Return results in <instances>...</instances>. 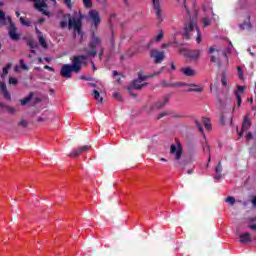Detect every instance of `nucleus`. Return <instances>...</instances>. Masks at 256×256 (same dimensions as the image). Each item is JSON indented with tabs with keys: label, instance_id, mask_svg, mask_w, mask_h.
Listing matches in <instances>:
<instances>
[{
	"label": "nucleus",
	"instance_id": "obj_1",
	"mask_svg": "<svg viewBox=\"0 0 256 256\" xmlns=\"http://www.w3.org/2000/svg\"><path fill=\"white\" fill-rule=\"evenodd\" d=\"M81 65H87V56L78 55L74 56L71 64H64L61 68L60 75L64 79H71L72 72L79 73L81 71Z\"/></svg>",
	"mask_w": 256,
	"mask_h": 256
},
{
	"label": "nucleus",
	"instance_id": "obj_2",
	"mask_svg": "<svg viewBox=\"0 0 256 256\" xmlns=\"http://www.w3.org/2000/svg\"><path fill=\"white\" fill-rule=\"evenodd\" d=\"M60 29H74V31H77L78 35H81L83 37V31L81 30L83 27V19L81 17L76 18L75 16H71V14H64L63 20L60 21Z\"/></svg>",
	"mask_w": 256,
	"mask_h": 256
},
{
	"label": "nucleus",
	"instance_id": "obj_3",
	"mask_svg": "<svg viewBox=\"0 0 256 256\" xmlns=\"http://www.w3.org/2000/svg\"><path fill=\"white\" fill-rule=\"evenodd\" d=\"M101 43V38L95 34V31H93L88 47L83 49L84 53H86L88 57H95L97 55V45H101Z\"/></svg>",
	"mask_w": 256,
	"mask_h": 256
},
{
	"label": "nucleus",
	"instance_id": "obj_4",
	"mask_svg": "<svg viewBox=\"0 0 256 256\" xmlns=\"http://www.w3.org/2000/svg\"><path fill=\"white\" fill-rule=\"evenodd\" d=\"M34 2V9L36 11H39V13H42V15H46V17H49L51 15L49 11L46 9L49 8V4H47V1L49 0H29Z\"/></svg>",
	"mask_w": 256,
	"mask_h": 256
},
{
	"label": "nucleus",
	"instance_id": "obj_5",
	"mask_svg": "<svg viewBox=\"0 0 256 256\" xmlns=\"http://www.w3.org/2000/svg\"><path fill=\"white\" fill-rule=\"evenodd\" d=\"M195 29L197 31L196 42L201 43V32H199V28L195 26L193 21H190L188 26L184 28V37L185 39H191V36L189 35V33H191V31H194Z\"/></svg>",
	"mask_w": 256,
	"mask_h": 256
},
{
	"label": "nucleus",
	"instance_id": "obj_6",
	"mask_svg": "<svg viewBox=\"0 0 256 256\" xmlns=\"http://www.w3.org/2000/svg\"><path fill=\"white\" fill-rule=\"evenodd\" d=\"M170 155H174L176 161H179L183 155V145L179 140H176V144H171Z\"/></svg>",
	"mask_w": 256,
	"mask_h": 256
},
{
	"label": "nucleus",
	"instance_id": "obj_7",
	"mask_svg": "<svg viewBox=\"0 0 256 256\" xmlns=\"http://www.w3.org/2000/svg\"><path fill=\"white\" fill-rule=\"evenodd\" d=\"M152 7L155 11L156 19L161 23V21H163V8L161 7V0H152Z\"/></svg>",
	"mask_w": 256,
	"mask_h": 256
},
{
	"label": "nucleus",
	"instance_id": "obj_8",
	"mask_svg": "<svg viewBox=\"0 0 256 256\" xmlns=\"http://www.w3.org/2000/svg\"><path fill=\"white\" fill-rule=\"evenodd\" d=\"M150 57L151 59H154V63L156 64L163 63L165 59V52L159 51L157 49H152L150 51Z\"/></svg>",
	"mask_w": 256,
	"mask_h": 256
},
{
	"label": "nucleus",
	"instance_id": "obj_9",
	"mask_svg": "<svg viewBox=\"0 0 256 256\" xmlns=\"http://www.w3.org/2000/svg\"><path fill=\"white\" fill-rule=\"evenodd\" d=\"M89 150H91V145H85L79 148H74L72 150V153L69 154V157H71V159H77V157H79L80 155H83V153H86V151H89Z\"/></svg>",
	"mask_w": 256,
	"mask_h": 256
},
{
	"label": "nucleus",
	"instance_id": "obj_10",
	"mask_svg": "<svg viewBox=\"0 0 256 256\" xmlns=\"http://www.w3.org/2000/svg\"><path fill=\"white\" fill-rule=\"evenodd\" d=\"M146 85H147V83L141 84V80L136 79L128 87V92L130 95H132V97H137V94H133V89L141 91V89H143V87H146Z\"/></svg>",
	"mask_w": 256,
	"mask_h": 256
},
{
	"label": "nucleus",
	"instance_id": "obj_11",
	"mask_svg": "<svg viewBox=\"0 0 256 256\" xmlns=\"http://www.w3.org/2000/svg\"><path fill=\"white\" fill-rule=\"evenodd\" d=\"M251 114H247L242 122V129L241 131L238 133V137L239 139H241V137H243V131H249V129H251Z\"/></svg>",
	"mask_w": 256,
	"mask_h": 256
},
{
	"label": "nucleus",
	"instance_id": "obj_12",
	"mask_svg": "<svg viewBox=\"0 0 256 256\" xmlns=\"http://www.w3.org/2000/svg\"><path fill=\"white\" fill-rule=\"evenodd\" d=\"M8 35L12 41H21V35L17 33V26L13 22H10Z\"/></svg>",
	"mask_w": 256,
	"mask_h": 256
},
{
	"label": "nucleus",
	"instance_id": "obj_13",
	"mask_svg": "<svg viewBox=\"0 0 256 256\" xmlns=\"http://www.w3.org/2000/svg\"><path fill=\"white\" fill-rule=\"evenodd\" d=\"M183 51L186 52L185 57H187V59H190V61H197V59H199L201 55V50H187L183 48L181 52L183 53Z\"/></svg>",
	"mask_w": 256,
	"mask_h": 256
},
{
	"label": "nucleus",
	"instance_id": "obj_14",
	"mask_svg": "<svg viewBox=\"0 0 256 256\" xmlns=\"http://www.w3.org/2000/svg\"><path fill=\"white\" fill-rule=\"evenodd\" d=\"M176 166H178L179 169H187V173L189 175L193 173V170H191V167H193V162L191 161H178Z\"/></svg>",
	"mask_w": 256,
	"mask_h": 256
},
{
	"label": "nucleus",
	"instance_id": "obj_15",
	"mask_svg": "<svg viewBox=\"0 0 256 256\" xmlns=\"http://www.w3.org/2000/svg\"><path fill=\"white\" fill-rule=\"evenodd\" d=\"M89 15L93 21L95 29L99 27V23H101V17L99 16V12L92 10L89 12Z\"/></svg>",
	"mask_w": 256,
	"mask_h": 256
},
{
	"label": "nucleus",
	"instance_id": "obj_16",
	"mask_svg": "<svg viewBox=\"0 0 256 256\" xmlns=\"http://www.w3.org/2000/svg\"><path fill=\"white\" fill-rule=\"evenodd\" d=\"M170 100H171V94H166L163 97L162 101H158V102L155 103L156 109H163V107H165V105H167Z\"/></svg>",
	"mask_w": 256,
	"mask_h": 256
},
{
	"label": "nucleus",
	"instance_id": "obj_17",
	"mask_svg": "<svg viewBox=\"0 0 256 256\" xmlns=\"http://www.w3.org/2000/svg\"><path fill=\"white\" fill-rule=\"evenodd\" d=\"M0 89L3 93L4 98L8 101H11V94H9V91L7 90V84H5L4 82H0Z\"/></svg>",
	"mask_w": 256,
	"mask_h": 256
},
{
	"label": "nucleus",
	"instance_id": "obj_18",
	"mask_svg": "<svg viewBox=\"0 0 256 256\" xmlns=\"http://www.w3.org/2000/svg\"><path fill=\"white\" fill-rule=\"evenodd\" d=\"M0 89L3 93L4 98L8 101H11V94H9V91L7 90V84H5L4 82H0Z\"/></svg>",
	"mask_w": 256,
	"mask_h": 256
},
{
	"label": "nucleus",
	"instance_id": "obj_19",
	"mask_svg": "<svg viewBox=\"0 0 256 256\" xmlns=\"http://www.w3.org/2000/svg\"><path fill=\"white\" fill-rule=\"evenodd\" d=\"M180 71L186 75V77H193V75H195V70L191 67L181 68Z\"/></svg>",
	"mask_w": 256,
	"mask_h": 256
},
{
	"label": "nucleus",
	"instance_id": "obj_20",
	"mask_svg": "<svg viewBox=\"0 0 256 256\" xmlns=\"http://www.w3.org/2000/svg\"><path fill=\"white\" fill-rule=\"evenodd\" d=\"M195 85L196 86H188V87H193L187 90L188 93H203V86L197 85V84Z\"/></svg>",
	"mask_w": 256,
	"mask_h": 256
},
{
	"label": "nucleus",
	"instance_id": "obj_21",
	"mask_svg": "<svg viewBox=\"0 0 256 256\" xmlns=\"http://www.w3.org/2000/svg\"><path fill=\"white\" fill-rule=\"evenodd\" d=\"M240 243H251V234L250 233L241 234Z\"/></svg>",
	"mask_w": 256,
	"mask_h": 256
},
{
	"label": "nucleus",
	"instance_id": "obj_22",
	"mask_svg": "<svg viewBox=\"0 0 256 256\" xmlns=\"http://www.w3.org/2000/svg\"><path fill=\"white\" fill-rule=\"evenodd\" d=\"M215 171H216V174L214 175V179H221L222 177L221 172L223 171V165H221V162L218 163Z\"/></svg>",
	"mask_w": 256,
	"mask_h": 256
},
{
	"label": "nucleus",
	"instance_id": "obj_23",
	"mask_svg": "<svg viewBox=\"0 0 256 256\" xmlns=\"http://www.w3.org/2000/svg\"><path fill=\"white\" fill-rule=\"evenodd\" d=\"M249 19H251V16H248V20L240 24L241 31H245V29H251V21Z\"/></svg>",
	"mask_w": 256,
	"mask_h": 256
},
{
	"label": "nucleus",
	"instance_id": "obj_24",
	"mask_svg": "<svg viewBox=\"0 0 256 256\" xmlns=\"http://www.w3.org/2000/svg\"><path fill=\"white\" fill-rule=\"evenodd\" d=\"M172 87H196L195 83L175 82Z\"/></svg>",
	"mask_w": 256,
	"mask_h": 256
},
{
	"label": "nucleus",
	"instance_id": "obj_25",
	"mask_svg": "<svg viewBox=\"0 0 256 256\" xmlns=\"http://www.w3.org/2000/svg\"><path fill=\"white\" fill-rule=\"evenodd\" d=\"M7 25V18L5 17V12L0 10V27H5Z\"/></svg>",
	"mask_w": 256,
	"mask_h": 256
},
{
	"label": "nucleus",
	"instance_id": "obj_26",
	"mask_svg": "<svg viewBox=\"0 0 256 256\" xmlns=\"http://www.w3.org/2000/svg\"><path fill=\"white\" fill-rule=\"evenodd\" d=\"M38 41L44 49H47V40H45V37H43V34L39 32Z\"/></svg>",
	"mask_w": 256,
	"mask_h": 256
},
{
	"label": "nucleus",
	"instance_id": "obj_27",
	"mask_svg": "<svg viewBox=\"0 0 256 256\" xmlns=\"http://www.w3.org/2000/svg\"><path fill=\"white\" fill-rule=\"evenodd\" d=\"M202 123L206 131H211V120L209 118H202Z\"/></svg>",
	"mask_w": 256,
	"mask_h": 256
},
{
	"label": "nucleus",
	"instance_id": "obj_28",
	"mask_svg": "<svg viewBox=\"0 0 256 256\" xmlns=\"http://www.w3.org/2000/svg\"><path fill=\"white\" fill-rule=\"evenodd\" d=\"M31 99H33V92H30V94L26 98L20 100V103L21 105L25 106L27 105V103H29V101H31Z\"/></svg>",
	"mask_w": 256,
	"mask_h": 256
},
{
	"label": "nucleus",
	"instance_id": "obj_29",
	"mask_svg": "<svg viewBox=\"0 0 256 256\" xmlns=\"http://www.w3.org/2000/svg\"><path fill=\"white\" fill-rule=\"evenodd\" d=\"M93 95H94V99L98 101V103H103L104 99L103 97H101V94L99 93V91L94 90Z\"/></svg>",
	"mask_w": 256,
	"mask_h": 256
},
{
	"label": "nucleus",
	"instance_id": "obj_30",
	"mask_svg": "<svg viewBox=\"0 0 256 256\" xmlns=\"http://www.w3.org/2000/svg\"><path fill=\"white\" fill-rule=\"evenodd\" d=\"M202 149H203V151L205 152V153H210V151H211V146L209 145V142L208 141H204L203 143H202Z\"/></svg>",
	"mask_w": 256,
	"mask_h": 256
},
{
	"label": "nucleus",
	"instance_id": "obj_31",
	"mask_svg": "<svg viewBox=\"0 0 256 256\" xmlns=\"http://www.w3.org/2000/svg\"><path fill=\"white\" fill-rule=\"evenodd\" d=\"M12 64L8 63L4 68H3V73H2V77H6V75H8L9 73V69H11Z\"/></svg>",
	"mask_w": 256,
	"mask_h": 256
},
{
	"label": "nucleus",
	"instance_id": "obj_32",
	"mask_svg": "<svg viewBox=\"0 0 256 256\" xmlns=\"http://www.w3.org/2000/svg\"><path fill=\"white\" fill-rule=\"evenodd\" d=\"M84 7L86 9H90V7H93V1L92 0H83Z\"/></svg>",
	"mask_w": 256,
	"mask_h": 256
},
{
	"label": "nucleus",
	"instance_id": "obj_33",
	"mask_svg": "<svg viewBox=\"0 0 256 256\" xmlns=\"http://www.w3.org/2000/svg\"><path fill=\"white\" fill-rule=\"evenodd\" d=\"M20 23L21 25H24L25 27H31V22L25 20V18L20 17Z\"/></svg>",
	"mask_w": 256,
	"mask_h": 256
},
{
	"label": "nucleus",
	"instance_id": "obj_34",
	"mask_svg": "<svg viewBox=\"0 0 256 256\" xmlns=\"http://www.w3.org/2000/svg\"><path fill=\"white\" fill-rule=\"evenodd\" d=\"M196 127L198 128V130L200 131V133H203V124L201 122H199V120H195L194 121Z\"/></svg>",
	"mask_w": 256,
	"mask_h": 256
},
{
	"label": "nucleus",
	"instance_id": "obj_35",
	"mask_svg": "<svg viewBox=\"0 0 256 256\" xmlns=\"http://www.w3.org/2000/svg\"><path fill=\"white\" fill-rule=\"evenodd\" d=\"M19 127H23L26 128L29 125V122H27V120L25 119H21L20 122L18 123Z\"/></svg>",
	"mask_w": 256,
	"mask_h": 256
},
{
	"label": "nucleus",
	"instance_id": "obj_36",
	"mask_svg": "<svg viewBox=\"0 0 256 256\" xmlns=\"http://www.w3.org/2000/svg\"><path fill=\"white\" fill-rule=\"evenodd\" d=\"M209 25H211V20L209 19V17H204L203 18V27H209Z\"/></svg>",
	"mask_w": 256,
	"mask_h": 256
},
{
	"label": "nucleus",
	"instance_id": "obj_37",
	"mask_svg": "<svg viewBox=\"0 0 256 256\" xmlns=\"http://www.w3.org/2000/svg\"><path fill=\"white\" fill-rule=\"evenodd\" d=\"M19 63L24 71H29V67L27 66V64H25V61L23 59H20Z\"/></svg>",
	"mask_w": 256,
	"mask_h": 256
},
{
	"label": "nucleus",
	"instance_id": "obj_38",
	"mask_svg": "<svg viewBox=\"0 0 256 256\" xmlns=\"http://www.w3.org/2000/svg\"><path fill=\"white\" fill-rule=\"evenodd\" d=\"M160 85L161 87H173V83H169L167 80H162Z\"/></svg>",
	"mask_w": 256,
	"mask_h": 256
},
{
	"label": "nucleus",
	"instance_id": "obj_39",
	"mask_svg": "<svg viewBox=\"0 0 256 256\" xmlns=\"http://www.w3.org/2000/svg\"><path fill=\"white\" fill-rule=\"evenodd\" d=\"M210 61L211 63H217L218 67H221V61H217V57H215L214 55L210 57Z\"/></svg>",
	"mask_w": 256,
	"mask_h": 256
},
{
	"label": "nucleus",
	"instance_id": "obj_40",
	"mask_svg": "<svg viewBox=\"0 0 256 256\" xmlns=\"http://www.w3.org/2000/svg\"><path fill=\"white\" fill-rule=\"evenodd\" d=\"M225 201L230 205H235V199L233 198V196H228Z\"/></svg>",
	"mask_w": 256,
	"mask_h": 256
},
{
	"label": "nucleus",
	"instance_id": "obj_41",
	"mask_svg": "<svg viewBox=\"0 0 256 256\" xmlns=\"http://www.w3.org/2000/svg\"><path fill=\"white\" fill-rule=\"evenodd\" d=\"M17 83H19V80L17 78H13V77L9 78L10 85H17Z\"/></svg>",
	"mask_w": 256,
	"mask_h": 256
},
{
	"label": "nucleus",
	"instance_id": "obj_42",
	"mask_svg": "<svg viewBox=\"0 0 256 256\" xmlns=\"http://www.w3.org/2000/svg\"><path fill=\"white\" fill-rule=\"evenodd\" d=\"M235 97L237 99L238 107H241V94H239V92H235Z\"/></svg>",
	"mask_w": 256,
	"mask_h": 256
},
{
	"label": "nucleus",
	"instance_id": "obj_43",
	"mask_svg": "<svg viewBox=\"0 0 256 256\" xmlns=\"http://www.w3.org/2000/svg\"><path fill=\"white\" fill-rule=\"evenodd\" d=\"M221 83L223 87H227V76H225V74H223L221 77Z\"/></svg>",
	"mask_w": 256,
	"mask_h": 256
},
{
	"label": "nucleus",
	"instance_id": "obj_44",
	"mask_svg": "<svg viewBox=\"0 0 256 256\" xmlns=\"http://www.w3.org/2000/svg\"><path fill=\"white\" fill-rule=\"evenodd\" d=\"M163 39V31H160V33L156 36L155 41L156 43H159Z\"/></svg>",
	"mask_w": 256,
	"mask_h": 256
},
{
	"label": "nucleus",
	"instance_id": "obj_45",
	"mask_svg": "<svg viewBox=\"0 0 256 256\" xmlns=\"http://www.w3.org/2000/svg\"><path fill=\"white\" fill-rule=\"evenodd\" d=\"M147 79V76H143L141 73L138 74V81H140V83H143V81H145Z\"/></svg>",
	"mask_w": 256,
	"mask_h": 256
},
{
	"label": "nucleus",
	"instance_id": "obj_46",
	"mask_svg": "<svg viewBox=\"0 0 256 256\" xmlns=\"http://www.w3.org/2000/svg\"><path fill=\"white\" fill-rule=\"evenodd\" d=\"M6 111L11 113V115H15V108H13L11 106H6Z\"/></svg>",
	"mask_w": 256,
	"mask_h": 256
},
{
	"label": "nucleus",
	"instance_id": "obj_47",
	"mask_svg": "<svg viewBox=\"0 0 256 256\" xmlns=\"http://www.w3.org/2000/svg\"><path fill=\"white\" fill-rule=\"evenodd\" d=\"M27 45H29L31 49H35V47H37V45L35 44V42H33V40H29L27 42Z\"/></svg>",
	"mask_w": 256,
	"mask_h": 256
},
{
	"label": "nucleus",
	"instance_id": "obj_48",
	"mask_svg": "<svg viewBox=\"0 0 256 256\" xmlns=\"http://www.w3.org/2000/svg\"><path fill=\"white\" fill-rule=\"evenodd\" d=\"M65 5L68 7V9H71L73 7V4L71 3V0H63Z\"/></svg>",
	"mask_w": 256,
	"mask_h": 256
},
{
	"label": "nucleus",
	"instance_id": "obj_49",
	"mask_svg": "<svg viewBox=\"0 0 256 256\" xmlns=\"http://www.w3.org/2000/svg\"><path fill=\"white\" fill-rule=\"evenodd\" d=\"M245 91V86H237V93H243Z\"/></svg>",
	"mask_w": 256,
	"mask_h": 256
},
{
	"label": "nucleus",
	"instance_id": "obj_50",
	"mask_svg": "<svg viewBox=\"0 0 256 256\" xmlns=\"http://www.w3.org/2000/svg\"><path fill=\"white\" fill-rule=\"evenodd\" d=\"M238 75L240 79H243V69L241 68V66H238Z\"/></svg>",
	"mask_w": 256,
	"mask_h": 256
},
{
	"label": "nucleus",
	"instance_id": "obj_51",
	"mask_svg": "<svg viewBox=\"0 0 256 256\" xmlns=\"http://www.w3.org/2000/svg\"><path fill=\"white\" fill-rule=\"evenodd\" d=\"M251 139H253V133L248 132L246 135V141H251Z\"/></svg>",
	"mask_w": 256,
	"mask_h": 256
},
{
	"label": "nucleus",
	"instance_id": "obj_52",
	"mask_svg": "<svg viewBox=\"0 0 256 256\" xmlns=\"http://www.w3.org/2000/svg\"><path fill=\"white\" fill-rule=\"evenodd\" d=\"M215 51H216L215 46H211V47L209 48V50H208V53H209V55H213V53H215Z\"/></svg>",
	"mask_w": 256,
	"mask_h": 256
},
{
	"label": "nucleus",
	"instance_id": "obj_53",
	"mask_svg": "<svg viewBox=\"0 0 256 256\" xmlns=\"http://www.w3.org/2000/svg\"><path fill=\"white\" fill-rule=\"evenodd\" d=\"M167 115H169L167 112H163L158 115V119H163V117H167Z\"/></svg>",
	"mask_w": 256,
	"mask_h": 256
},
{
	"label": "nucleus",
	"instance_id": "obj_54",
	"mask_svg": "<svg viewBox=\"0 0 256 256\" xmlns=\"http://www.w3.org/2000/svg\"><path fill=\"white\" fill-rule=\"evenodd\" d=\"M114 99H121V94L119 92H115L113 94Z\"/></svg>",
	"mask_w": 256,
	"mask_h": 256
},
{
	"label": "nucleus",
	"instance_id": "obj_55",
	"mask_svg": "<svg viewBox=\"0 0 256 256\" xmlns=\"http://www.w3.org/2000/svg\"><path fill=\"white\" fill-rule=\"evenodd\" d=\"M220 123H221V125H225V115H221V117H220Z\"/></svg>",
	"mask_w": 256,
	"mask_h": 256
},
{
	"label": "nucleus",
	"instance_id": "obj_56",
	"mask_svg": "<svg viewBox=\"0 0 256 256\" xmlns=\"http://www.w3.org/2000/svg\"><path fill=\"white\" fill-rule=\"evenodd\" d=\"M173 117L175 119H183V115H181V114H174Z\"/></svg>",
	"mask_w": 256,
	"mask_h": 256
},
{
	"label": "nucleus",
	"instance_id": "obj_57",
	"mask_svg": "<svg viewBox=\"0 0 256 256\" xmlns=\"http://www.w3.org/2000/svg\"><path fill=\"white\" fill-rule=\"evenodd\" d=\"M44 69H47L48 71H55V70L53 69V67H51V66H49V65H45V66H44Z\"/></svg>",
	"mask_w": 256,
	"mask_h": 256
},
{
	"label": "nucleus",
	"instance_id": "obj_58",
	"mask_svg": "<svg viewBox=\"0 0 256 256\" xmlns=\"http://www.w3.org/2000/svg\"><path fill=\"white\" fill-rule=\"evenodd\" d=\"M37 121H38V123L45 122V121H47V118L39 117L37 119Z\"/></svg>",
	"mask_w": 256,
	"mask_h": 256
},
{
	"label": "nucleus",
	"instance_id": "obj_59",
	"mask_svg": "<svg viewBox=\"0 0 256 256\" xmlns=\"http://www.w3.org/2000/svg\"><path fill=\"white\" fill-rule=\"evenodd\" d=\"M183 1H184V8L186 10V13L189 15V8H187V4H185L187 0H183Z\"/></svg>",
	"mask_w": 256,
	"mask_h": 256
},
{
	"label": "nucleus",
	"instance_id": "obj_60",
	"mask_svg": "<svg viewBox=\"0 0 256 256\" xmlns=\"http://www.w3.org/2000/svg\"><path fill=\"white\" fill-rule=\"evenodd\" d=\"M112 75H113V77H117V75H119V72H118L117 70H114V71L112 72Z\"/></svg>",
	"mask_w": 256,
	"mask_h": 256
},
{
	"label": "nucleus",
	"instance_id": "obj_61",
	"mask_svg": "<svg viewBox=\"0 0 256 256\" xmlns=\"http://www.w3.org/2000/svg\"><path fill=\"white\" fill-rule=\"evenodd\" d=\"M0 107H2L3 109H6L7 105H5V103L0 102Z\"/></svg>",
	"mask_w": 256,
	"mask_h": 256
},
{
	"label": "nucleus",
	"instance_id": "obj_62",
	"mask_svg": "<svg viewBox=\"0 0 256 256\" xmlns=\"http://www.w3.org/2000/svg\"><path fill=\"white\" fill-rule=\"evenodd\" d=\"M250 229L256 230V224H252L249 226Z\"/></svg>",
	"mask_w": 256,
	"mask_h": 256
},
{
	"label": "nucleus",
	"instance_id": "obj_63",
	"mask_svg": "<svg viewBox=\"0 0 256 256\" xmlns=\"http://www.w3.org/2000/svg\"><path fill=\"white\" fill-rule=\"evenodd\" d=\"M252 204L256 207V196L252 199Z\"/></svg>",
	"mask_w": 256,
	"mask_h": 256
},
{
	"label": "nucleus",
	"instance_id": "obj_64",
	"mask_svg": "<svg viewBox=\"0 0 256 256\" xmlns=\"http://www.w3.org/2000/svg\"><path fill=\"white\" fill-rule=\"evenodd\" d=\"M250 221H251L252 223H255V221H256V216H255L254 218H250Z\"/></svg>",
	"mask_w": 256,
	"mask_h": 256
}]
</instances>
